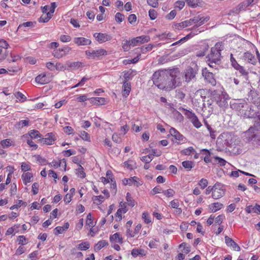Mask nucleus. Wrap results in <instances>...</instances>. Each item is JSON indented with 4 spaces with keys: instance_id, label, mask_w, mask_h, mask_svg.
<instances>
[{
    "instance_id": "obj_1",
    "label": "nucleus",
    "mask_w": 260,
    "mask_h": 260,
    "mask_svg": "<svg viewBox=\"0 0 260 260\" xmlns=\"http://www.w3.org/2000/svg\"><path fill=\"white\" fill-rule=\"evenodd\" d=\"M152 80L158 88L170 91L181 85L183 75L178 69L160 70L153 74Z\"/></svg>"
},
{
    "instance_id": "obj_2",
    "label": "nucleus",
    "mask_w": 260,
    "mask_h": 260,
    "mask_svg": "<svg viewBox=\"0 0 260 260\" xmlns=\"http://www.w3.org/2000/svg\"><path fill=\"white\" fill-rule=\"evenodd\" d=\"M231 107L233 109L238 111L241 116L247 117H251L250 112L252 110L251 108L249 107L248 104L243 100H238L234 102Z\"/></svg>"
},
{
    "instance_id": "obj_3",
    "label": "nucleus",
    "mask_w": 260,
    "mask_h": 260,
    "mask_svg": "<svg viewBox=\"0 0 260 260\" xmlns=\"http://www.w3.org/2000/svg\"><path fill=\"white\" fill-rule=\"evenodd\" d=\"M223 49L222 43H217L214 47L211 48L210 53L207 56L208 60H211V64L219 65L221 63L220 51Z\"/></svg>"
},
{
    "instance_id": "obj_4",
    "label": "nucleus",
    "mask_w": 260,
    "mask_h": 260,
    "mask_svg": "<svg viewBox=\"0 0 260 260\" xmlns=\"http://www.w3.org/2000/svg\"><path fill=\"white\" fill-rule=\"evenodd\" d=\"M254 123L253 126H251L246 132L248 136L249 139L255 137V132L260 130V115H258L254 117Z\"/></svg>"
},
{
    "instance_id": "obj_5",
    "label": "nucleus",
    "mask_w": 260,
    "mask_h": 260,
    "mask_svg": "<svg viewBox=\"0 0 260 260\" xmlns=\"http://www.w3.org/2000/svg\"><path fill=\"white\" fill-rule=\"evenodd\" d=\"M202 75L204 77L205 79L212 86H215L216 84V81L214 77V74L207 70L206 68L202 70Z\"/></svg>"
},
{
    "instance_id": "obj_6",
    "label": "nucleus",
    "mask_w": 260,
    "mask_h": 260,
    "mask_svg": "<svg viewBox=\"0 0 260 260\" xmlns=\"http://www.w3.org/2000/svg\"><path fill=\"white\" fill-rule=\"evenodd\" d=\"M224 193V189L221 188L220 184L219 183H215L214 185V189L212 193V198L214 199L217 200L223 197Z\"/></svg>"
},
{
    "instance_id": "obj_7",
    "label": "nucleus",
    "mask_w": 260,
    "mask_h": 260,
    "mask_svg": "<svg viewBox=\"0 0 260 260\" xmlns=\"http://www.w3.org/2000/svg\"><path fill=\"white\" fill-rule=\"evenodd\" d=\"M209 16L201 17L200 15L193 17L194 24H195V25L190 29V30L197 28L200 26L203 25L205 22H207L209 20Z\"/></svg>"
},
{
    "instance_id": "obj_8",
    "label": "nucleus",
    "mask_w": 260,
    "mask_h": 260,
    "mask_svg": "<svg viewBox=\"0 0 260 260\" xmlns=\"http://www.w3.org/2000/svg\"><path fill=\"white\" fill-rule=\"evenodd\" d=\"M182 74L183 75V79H185V81L189 82L195 78L197 72L193 68L189 67L186 70L184 73H182Z\"/></svg>"
},
{
    "instance_id": "obj_9",
    "label": "nucleus",
    "mask_w": 260,
    "mask_h": 260,
    "mask_svg": "<svg viewBox=\"0 0 260 260\" xmlns=\"http://www.w3.org/2000/svg\"><path fill=\"white\" fill-rule=\"evenodd\" d=\"M150 41L149 36H141L136 38H134L131 40V44L133 46H137Z\"/></svg>"
},
{
    "instance_id": "obj_10",
    "label": "nucleus",
    "mask_w": 260,
    "mask_h": 260,
    "mask_svg": "<svg viewBox=\"0 0 260 260\" xmlns=\"http://www.w3.org/2000/svg\"><path fill=\"white\" fill-rule=\"evenodd\" d=\"M56 140L55 135L52 133H49L45 135V138H42L39 140V142L43 144L47 145H51L53 142Z\"/></svg>"
},
{
    "instance_id": "obj_11",
    "label": "nucleus",
    "mask_w": 260,
    "mask_h": 260,
    "mask_svg": "<svg viewBox=\"0 0 260 260\" xmlns=\"http://www.w3.org/2000/svg\"><path fill=\"white\" fill-rule=\"evenodd\" d=\"M93 36L100 43L109 41L112 39V37L107 34L95 32Z\"/></svg>"
},
{
    "instance_id": "obj_12",
    "label": "nucleus",
    "mask_w": 260,
    "mask_h": 260,
    "mask_svg": "<svg viewBox=\"0 0 260 260\" xmlns=\"http://www.w3.org/2000/svg\"><path fill=\"white\" fill-rule=\"evenodd\" d=\"M86 54L89 56L94 58V57H99L102 55H105L107 54V51L106 50L103 49H100L96 50L86 51Z\"/></svg>"
},
{
    "instance_id": "obj_13",
    "label": "nucleus",
    "mask_w": 260,
    "mask_h": 260,
    "mask_svg": "<svg viewBox=\"0 0 260 260\" xmlns=\"http://www.w3.org/2000/svg\"><path fill=\"white\" fill-rule=\"evenodd\" d=\"M225 244L228 246L232 247L234 250L239 251L240 246L231 238L226 236L224 237Z\"/></svg>"
},
{
    "instance_id": "obj_14",
    "label": "nucleus",
    "mask_w": 260,
    "mask_h": 260,
    "mask_svg": "<svg viewBox=\"0 0 260 260\" xmlns=\"http://www.w3.org/2000/svg\"><path fill=\"white\" fill-rule=\"evenodd\" d=\"M131 90V85L130 82L127 81H124L122 86V95L123 96L127 97Z\"/></svg>"
},
{
    "instance_id": "obj_15",
    "label": "nucleus",
    "mask_w": 260,
    "mask_h": 260,
    "mask_svg": "<svg viewBox=\"0 0 260 260\" xmlns=\"http://www.w3.org/2000/svg\"><path fill=\"white\" fill-rule=\"evenodd\" d=\"M36 81L41 84H45L50 82L49 78L47 77L45 74H41L36 77Z\"/></svg>"
},
{
    "instance_id": "obj_16",
    "label": "nucleus",
    "mask_w": 260,
    "mask_h": 260,
    "mask_svg": "<svg viewBox=\"0 0 260 260\" xmlns=\"http://www.w3.org/2000/svg\"><path fill=\"white\" fill-rule=\"evenodd\" d=\"M74 42L78 45H87L91 43V41L85 38L79 37L74 38Z\"/></svg>"
},
{
    "instance_id": "obj_17",
    "label": "nucleus",
    "mask_w": 260,
    "mask_h": 260,
    "mask_svg": "<svg viewBox=\"0 0 260 260\" xmlns=\"http://www.w3.org/2000/svg\"><path fill=\"white\" fill-rule=\"evenodd\" d=\"M68 68V69L76 70L85 66V64L82 62H69L67 63Z\"/></svg>"
},
{
    "instance_id": "obj_18",
    "label": "nucleus",
    "mask_w": 260,
    "mask_h": 260,
    "mask_svg": "<svg viewBox=\"0 0 260 260\" xmlns=\"http://www.w3.org/2000/svg\"><path fill=\"white\" fill-rule=\"evenodd\" d=\"M188 116L191 121L192 122L193 125L196 127L199 128L202 125L201 123L199 121L198 118L194 113L189 112Z\"/></svg>"
},
{
    "instance_id": "obj_19",
    "label": "nucleus",
    "mask_w": 260,
    "mask_h": 260,
    "mask_svg": "<svg viewBox=\"0 0 260 260\" xmlns=\"http://www.w3.org/2000/svg\"><path fill=\"white\" fill-rule=\"evenodd\" d=\"M243 57L244 59L247 60L249 63H250L252 64H255L256 63V59L254 55L250 52H245Z\"/></svg>"
},
{
    "instance_id": "obj_20",
    "label": "nucleus",
    "mask_w": 260,
    "mask_h": 260,
    "mask_svg": "<svg viewBox=\"0 0 260 260\" xmlns=\"http://www.w3.org/2000/svg\"><path fill=\"white\" fill-rule=\"evenodd\" d=\"M245 211L248 213H250L253 212L260 214V205L256 204L254 207L252 206H247L245 208Z\"/></svg>"
},
{
    "instance_id": "obj_21",
    "label": "nucleus",
    "mask_w": 260,
    "mask_h": 260,
    "mask_svg": "<svg viewBox=\"0 0 260 260\" xmlns=\"http://www.w3.org/2000/svg\"><path fill=\"white\" fill-rule=\"evenodd\" d=\"M171 135L174 137V138L179 141H182L183 139V135H181L175 128L172 127L170 129Z\"/></svg>"
},
{
    "instance_id": "obj_22",
    "label": "nucleus",
    "mask_w": 260,
    "mask_h": 260,
    "mask_svg": "<svg viewBox=\"0 0 260 260\" xmlns=\"http://www.w3.org/2000/svg\"><path fill=\"white\" fill-rule=\"evenodd\" d=\"M131 254L132 256L134 257H136L138 255H140L141 256H144L146 255V252L145 250L142 249H133L132 250Z\"/></svg>"
},
{
    "instance_id": "obj_23",
    "label": "nucleus",
    "mask_w": 260,
    "mask_h": 260,
    "mask_svg": "<svg viewBox=\"0 0 260 260\" xmlns=\"http://www.w3.org/2000/svg\"><path fill=\"white\" fill-rule=\"evenodd\" d=\"M194 23V21L192 18H190L189 20H187L181 22L180 23H177L176 24V27H180L181 28H184L189 25H192Z\"/></svg>"
},
{
    "instance_id": "obj_24",
    "label": "nucleus",
    "mask_w": 260,
    "mask_h": 260,
    "mask_svg": "<svg viewBox=\"0 0 260 260\" xmlns=\"http://www.w3.org/2000/svg\"><path fill=\"white\" fill-rule=\"evenodd\" d=\"M108 245V243L106 240H101L96 244L94 247L95 251H98L101 250L103 247Z\"/></svg>"
},
{
    "instance_id": "obj_25",
    "label": "nucleus",
    "mask_w": 260,
    "mask_h": 260,
    "mask_svg": "<svg viewBox=\"0 0 260 260\" xmlns=\"http://www.w3.org/2000/svg\"><path fill=\"white\" fill-rule=\"evenodd\" d=\"M91 102L97 105H102L105 104V99L104 98H93L90 99Z\"/></svg>"
},
{
    "instance_id": "obj_26",
    "label": "nucleus",
    "mask_w": 260,
    "mask_h": 260,
    "mask_svg": "<svg viewBox=\"0 0 260 260\" xmlns=\"http://www.w3.org/2000/svg\"><path fill=\"white\" fill-rule=\"evenodd\" d=\"M110 240L111 242L115 241V242H118L119 243L121 244L122 243V238L120 236L119 234L118 233H116L111 236L110 237Z\"/></svg>"
},
{
    "instance_id": "obj_27",
    "label": "nucleus",
    "mask_w": 260,
    "mask_h": 260,
    "mask_svg": "<svg viewBox=\"0 0 260 260\" xmlns=\"http://www.w3.org/2000/svg\"><path fill=\"white\" fill-rule=\"evenodd\" d=\"M33 175L30 173H26L22 175V178L23 179V182L25 184L27 183L30 182L31 181V178H32Z\"/></svg>"
},
{
    "instance_id": "obj_28",
    "label": "nucleus",
    "mask_w": 260,
    "mask_h": 260,
    "mask_svg": "<svg viewBox=\"0 0 260 260\" xmlns=\"http://www.w3.org/2000/svg\"><path fill=\"white\" fill-rule=\"evenodd\" d=\"M182 165L187 171H190L193 167L194 164L191 161L186 160L182 162Z\"/></svg>"
},
{
    "instance_id": "obj_29",
    "label": "nucleus",
    "mask_w": 260,
    "mask_h": 260,
    "mask_svg": "<svg viewBox=\"0 0 260 260\" xmlns=\"http://www.w3.org/2000/svg\"><path fill=\"white\" fill-rule=\"evenodd\" d=\"M223 205L222 204L217 202L214 203L211 205V207L210 209L212 210V212H215L217 211L220 210L223 207Z\"/></svg>"
},
{
    "instance_id": "obj_30",
    "label": "nucleus",
    "mask_w": 260,
    "mask_h": 260,
    "mask_svg": "<svg viewBox=\"0 0 260 260\" xmlns=\"http://www.w3.org/2000/svg\"><path fill=\"white\" fill-rule=\"evenodd\" d=\"M52 15H51V13H47V14L45 15H42L41 17L39 19V22H47L52 17Z\"/></svg>"
},
{
    "instance_id": "obj_31",
    "label": "nucleus",
    "mask_w": 260,
    "mask_h": 260,
    "mask_svg": "<svg viewBox=\"0 0 260 260\" xmlns=\"http://www.w3.org/2000/svg\"><path fill=\"white\" fill-rule=\"evenodd\" d=\"M235 69L237 70V71H239V72L243 75V76H245L246 78V79H247L248 77V72H247L245 69L242 66H241L240 64H238V65H236V67L235 68Z\"/></svg>"
},
{
    "instance_id": "obj_32",
    "label": "nucleus",
    "mask_w": 260,
    "mask_h": 260,
    "mask_svg": "<svg viewBox=\"0 0 260 260\" xmlns=\"http://www.w3.org/2000/svg\"><path fill=\"white\" fill-rule=\"evenodd\" d=\"M29 135L31 138L34 139L42 138V135L37 130H31L29 133Z\"/></svg>"
},
{
    "instance_id": "obj_33",
    "label": "nucleus",
    "mask_w": 260,
    "mask_h": 260,
    "mask_svg": "<svg viewBox=\"0 0 260 260\" xmlns=\"http://www.w3.org/2000/svg\"><path fill=\"white\" fill-rule=\"evenodd\" d=\"M198 30H196V33H194V32H191L190 34L187 35L186 37L182 38L181 39H180L178 42H176L173 43L172 45L173 46V45L178 44L180 43V42H181L182 41L186 40L187 39H189V38L194 36L196 34H198Z\"/></svg>"
},
{
    "instance_id": "obj_34",
    "label": "nucleus",
    "mask_w": 260,
    "mask_h": 260,
    "mask_svg": "<svg viewBox=\"0 0 260 260\" xmlns=\"http://www.w3.org/2000/svg\"><path fill=\"white\" fill-rule=\"evenodd\" d=\"M11 143L12 141L11 139H7L0 142V145L2 148H5L10 146L11 145Z\"/></svg>"
},
{
    "instance_id": "obj_35",
    "label": "nucleus",
    "mask_w": 260,
    "mask_h": 260,
    "mask_svg": "<svg viewBox=\"0 0 260 260\" xmlns=\"http://www.w3.org/2000/svg\"><path fill=\"white\" fill-rule=\"evenodd\" d=\"M126 200L128 202V206L134 207L135 205V202L132 198L131 194L129 192H127L126 193Z\"/></svg>"
},
{
    "instance_id": "obj_36",
    "label": "nucleus",
    "mask_w": 260,
    "mask_h": 260,
    "mask_svg": "<svg viewBox=\"0 0 260 260\" xmlns=\"http://www.w3.org/2000/svg\"><path fill=\"white\" fill-rule=\"evenodd\" d=\"M36 22H32V21H27L26 22H24L19 25L18 29H20L22 27H32L34 26L35 24H36Z\"/></svg>"
},
{
    "instance_id": "obj_37",
    "label": "nucleus",
    "mask_w": 260,
    "mask_h": 260,
    "mask_svg": "<svg viewBox=\"0 0 260 260\" xmlns=\"http://www.w3.org/2000/svg\"><path fill=\"white\" fill-rule=\"evenodd\" d=\"M76 171V174L78 175L79 177H80L81 178H84L85 177V173L84 171L83 168L81 165H79V168L77 169Z\"/></svg>"
},
{
    "instance_id": "obj_38",
    "label": "nucleus",
    "mask_w": 260,
    "mask_h": 260,
    "mask_svg": "<svg viewBox=\"0 0 260 260\" xmlns=\"http://www.w3.org/2000/svg\"><path fill=\"white\" fill-rule=\"evenodd\" d=\"M122 43V48L124 51H128L129 50V46H132L131 44V40L127 41L125 40Z\"/></svg>"
},
{
    "instance_id": "obj_39",
    "label": "nucleus",
    "mask_w": 260,
    "mask_h": 260,
    "mask_svg": "<svg viewBox=\"0 0 260 260\" xmlns=\"http://www.w3.org/2000/svg\"><path fill=\"white\" fill-rule=\"evenodd\" d=\"M52 54L55 57L57 58H60L64 55V53H62L59 49L54 50L52 53Z\"/></svg>"
},
{
    "instance_id": "obj_40",
    "label": "nucleus",
    "mask_w": 260,
    "mask_h": 260,
    "mask_svg": "<svg viewBox=\"0 0 260 260\" xmlns=\"http://www.w3.org/2000/svg\"><path fill=\"white\" fill-rule=\"evenodd\" d=\"M162 193L165 196H166V197L170 198L173 197L175 193V192L173 189L170 188L166 190H163Z\"/></svg>"
},
{
    "instance_id": "obj_41",
    "label": "nucleus",
    "mask_w": 260,
    "mask_h": 260,
    "mask_svg": "<svg viewBox=\"0 0 260 260\" xmlns=\"http://www.w3.org/2000/svg\"><path fill=\"white\" fill-rule=\"evenodd\" d=\"M90 245L88 242L82 243L78 245V248L81 250H85L88 249Z\"/></svg>"
},
{
    "instance_id": "obj_42",
    "label": "nucleus",
    "mask_w": 260,
    "mask_h": 260,
    "mask_svg": "<svg viewBox=\"0 0 260 260\" xmlns=\"http://www.w3.org/2000/svg\"><path fill=\"white\" fill-rule=\"evenodd\" d=\"M196 152L194 149L192 147H189L181 151V153L185 155H189L191 153Z\"/></svg>"
},
{
    "instance_id": "obj_43",
    "label": "nucleus",
    "mask_w": 260,
    "mask_h": 260,
    "mask_svg": "<svg viewBox=\"0 0 260 260\" xmlns=\"http://www.w3.org/2000/svg\"><path fill=\"white\" fill-rule=\"evenodd\" d=\"M137 179L138 178L136 176L131 177V178L128 179L129 185H131L133 184H135L137 186H139V185H141V184L137 181Z\"/></svg>"
},
{
    "instance_id": "obj_44",
    "label": "nucleus",
    "mask_w": 260,
    "mask_h": 260,
    "mask_svg": "<svg viewBox=\"0 0 260 260\" xmlns=\"http://www.w3.org/2000/svg\"><path fill=\"white\" fill-rule=\"evenodd\" d=\"M80 137L84 140L89 141L90 136L85 131H82L80 133Z\"/></svg>"
},
{
    "instance_id": "obj_45",
    "label": "nucleus",
    "mask_w": 260,
    "mask_h": 260,
    "mask_svg": "<svg viewBox=\"0 0 260 260\" xmlns=\"http://www.w3.org/2000/svg\"><path fill=\"white\" fill-rule=\"evenodd\" d=\"M86 224L91 228H93L94 226L93 221L92 220L91 215L90 213H89L87 216Z\"/></svg>"
},
{
    "instance_id": "obj_46",
    "label": "nucleus",
    "mask_w": 260,
    "mask_h": 260,
    "mask_svg": "<svg viewBox=\"0 0 260 260\" xmlns=\"http://www.w3.org/2000/svg\"><path fill=\"white\" fill-rule=\"evenodd\" d=\"M202 151L203 152H205V153L206 154V156H205L204 157V161L208 163V162H209L211 161V159H210V152H209V151L207 149H203L202 150Z\"/></svg>"
},
{
    "instance_id": "obj_47",
    "label": "nucleus",
    "mask_w": 260,
    "mask_h": 260,
    "mask_svg": "<svg viewBox=\"0 0 260 260\" xmlns=\"http://www.w3.org/2000/svg\"><path fill=\"white\" fill-rule=\"evenodd\" d=\"M153 45L149 44L147 45L146 47H145V46L142 47L140 48V49L141 50V51L143 53H146L147 51L151 50L153 48Z\"/></svg>"
},
{
    "instance_id": "obj_48",
    "label": "nucleus",
    "mask_w": 260,
    "mask_h": 260,
    "mask_svg": "<svg viewBox=\"0 0 260 260\" xmlns=\"http://www.w3.org/2000/svg\"><path fill=\"white\" fill-rule=\"evenodd\" d=\"M115 17V20L117 22L120 23L123 20L124 16L123 14H122L119 12H118L116 14Z\"/></svg>"
},
{
    "instance_id": "obj_49",
    "label": "nucleus",
    "mask_w": 260,
    "mask_h": 260,
    "mask_svg": "<svg viewBox=\"0 0 260 260\" xmlns=\"http://www.w3.org/2000/svg\"><path fill=\"white\" fill-rule=\"evenodd\" d=\"M157 12L154 9H150L149 11V16L151 20H154L157 17Z\"/></svg>"
},
{
    "instance_id": "obj_50",
    "label": "nucleus",
    "mask_w": 260,
    "mask_h": 260,
    "mask_svg": "<svg viewBox=\"0 0 260 260\" xmlns=\"http://www.w3.org/2000/svg\"><path fill=\"white\" fill-rule=\"evenodd\" d=\"M208 182L207 179H202L199 182V185L201 186L202 189H204L207 186Z\"/></svg>"
},
{
    "instance_id": "obj_51",
    "label": "nucleus",
    "mask_w": 260,
    "mask_h": 260,
    "mask_svg": "<svg viewBox=\"0 0 260 260\" xmlns=\"http://www.w3.org/2000/svg\"><path fill=\"white\" fill-rule=\"evenodd\" d=\"M189 7L196 8L198 6V0H186Z\"/></svg>"
},
{
    "instance_id": "obj_52",
    "label": "nucleus",
    "mask_w": 260,
    "mask_h": 260,
    "mask_svg": "<svg viewBox=\"0 0 260 260\" xmlns=\"http://www.w3.org/2000/svg\"><path fill=\"white\" fill-rule=\"evenodd\" d=\"M28 123H29L28 120H20V121H19L17 124L19 128H22L24 126H26L28 125Z\"/></svg>"
},
{
    "instance_id": "obj_53",
    "label": "nucleus",
    "mask_w": 260,
    "mask_h": 260,
    "mask_svg": "<svg viewBox=\"0 0 260 260\" xmlns=\"http://www.w3.org/2000/svg\"><path fill=\"white\" fill-rule=\"evenodd\" d=\"M110 189L112 193L115 194L117 191V188L116 183L115 180H113V182H111Z\"/></svg>"
},
{
    "instance_id": "obj_54",
    "label": "nucleus",
    "mask_w": 260,
    "mask_h": 260,
    "mask_svg": "<svg viewBox=\"0 0 260 260\" xmlns=\"http://www.w3.org/2000/svg\"><path fill=\"white\" fill-rule=\"evenodd\" d=\"M152 159H153V157L151 155H148L143 156L141 158V160L145 162L146 164H148L151 161Z\"/></svg>"
},
{
    "instance_id": "obj_55",
    "label": "nucleus",
    "mask_w": 260,
    "mask_h": 260,
    "mask_svg": "<svg viewBox=\"0 0 260 260\" xmlns=\"http://www.w3.org/2000/svg\"><path fill=\"white\" fill-rule=\"evenodd\" d=\"M17 240L19 241V244L22 245L27 243V239L24 236H18Z\"/></svg>"
},
{
    "instance_id": "obj_56",
    "label": "nucleus",
    "mask_w": 260,
    "mask_h": 260,
    "mask_svg": "<svg viewBox=\"0 0 260 260\" xmlns=\"http://www.w3.org/2000/svg\"><path fill=\"white\" fill-rule=\"evenodd\" d=\"M158 0H147V4L153 8H157L158 6Z\"/></svg>"
},
{
    "instance_id": "obj_57",
    "label": "nucleus",
    "mask_w": 260,
    "mask_h": 260,
    "mask_svg": "<svg viewBox=\"0 0 260 260\" xmlns=\"http://www.w3.org/2000/svg\"><path fill=\"white\" fill-rule=\"evenodd\" d=\"M224 217L225 216L223 214L218 215L217 217L215 218V223H217L218 224H220L223 222Z\"/></svg>"
},
{
    "instance_id": "obj_58",
    "label": "nucleus",
    "mask_w": 260,
    "mask_h": 260,
    "mask_svg": "<svg viewBox=\"0 0 260 260\" xmlns=\"http://www.w3.org/2000/svg\"><path fill=\"white\" fill-rule=\"evenodd\" d=\"M15 96L17 99H19L20 101L22 100V101H24L26 99V97L23 94H22L21 92L19 91L16 92Z\"/></svg>"
},
{
    "instance_id": "obj_59",
    "label": "nucleus",
    "mask_w": 260,
    "mask_h": 260,
    "mask_svg": "<svg viewBox=\"0 0 260 260\" xmlns=\"http://www.w3.org/2000/svg\"><path fill=\"white\" fill-rule=\"evenodd\" d=\"M176 15V12L175 10L171 11L170 13L167 15L166 18L169 20L173 19L175 16Z\"/></svg>"
},
{
    "instance_id": "obj_60",
    "label": "nucleus",
    "mask_w": 260,
    "mask_h": 260,
    "mask_svg": "<svg viewBox=\"0 0 260 260\" xmlns=\"http://www.w3.org/2000/svg\"><path fill=\"white\" fill-rule=\"evenodd\" d=\"M39 184L38 183L35 182L32 185V191L34 194H36L38 192L39 190Z\"/></svg>"
},
{
    "instance_id": "obj_61",
    "label": "nucleus",
    "mask_w": 260,
    "mask_h": 260,
    "mask_svg": "<svg viewBox=\"0 0 260 260\" xmlns=\"http://www.w3.org/2000/svg\"><path fill=\"white\" fill-rule=\"evenodd\" d=\"M137 16L135 14H131L128 17V21L131 24H133L136 21Z\"/></svg>"
},
{
    "instance_id": "obj_62",
    "label": "nucleus",
    "mask_w": 260,
    "mask_h": 260,
    "mask_svg": "<svg viewBox=\"0 0 260 260\" xmlns=\"http://www.w3.org/2000/svg\"><path fill=\"white\" fill-rule=\"evenodd\" d=\"M60 40L62 42H68L71 40V38L69 36L62 35L60 37Z\"/></svg>"
},
{
    "instance_id": "obj_63",
    "label": "nucleus",
    "mask_w": 260,
    "mask_h": 260,
    "mask_svg": "<svg viewBox=\"0 0 260 260\" xmlns=\"http://www.w3.org/2000/svg\"><path fill=\"white\" fill-rule=\"evenodd\" d=\"M170 206L173 208H178L179 206V203L178 200H174L170 202Z\"/></svg>"
},
{
    "instance_id": "obj_64",
    "label": "nucleus",
    "mask_w": 260,
    "mask_h": 260,
    "mask_svg": "<svg viewBox=\"0 0 260 260\" xmlns=\"http://www.w3.org/2000/svg\"><path fill=\"white\" fill-rule=\"evenodd\" d=\"M162 188L160 186H157L152 190L151 193L154 195L160 193L161 191L162 192Z\"/></svg>"
}]
</instances>
